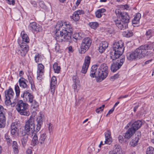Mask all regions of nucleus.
<instances>
[{
  "instance_id": "obj_1",
  "label": "nucleus",
  "mask_w": 154,
  "mask_h": 154,
  "mask_svg": "<svg viewBox=\"0 0 154 154\" xmlns=\"http://www.w3.org/2000/svg\"><path fill=\"white\" fill-rule=\"evenodd\" d=\"M58 24V31H60L58 35V42H68L70 43L72 42V35L73 29L71 25L67 24L66 23H63L60 21Z\"/></svg>"
},
{
  "instance_id": "obj_2",
  "label": "nucleus",
  "mask_w": 154,
  "mask_h": 154,
  "mask_svg": "<svg viewBox=\"0 0 154 154\" xmlns=\"http://www.w3.org/2000/svg\"><path fill=\"white\" fill-rule=\"evenodd\" d=\"M113 48L114 52H110V58L113 61L122 55L124 50V43L122 40L114 43Z\"/></svg>"
},
{
  "instance_id": "obj_3",
  "label": "nucleus",
  "mask_w": 154,
  "mask_h": 154,
  "mask_svg": "<svg viewBox=\"0 0 154 154\" xmlns=\"http://www.w3.org/2000/svg\"><path fill=\"white\" fill-rule=\"evenodd\" d=\"M29 106L27 103L20 100L17 102L16 107L17 110L21 115L28 116L30 114Z\"/></svg>"
},
{
  "instance_id": "obj_4",
  "label": "nucleus",
  "mask_w": 154,
  "mask_h": 154,
  "mask_svg": "<svg viewBox=\"0 0 154 154\" xmlns=\"http://www.w3.org/2000/svg\"><path fill=\"white\" fill-rule=\"evenodd\" d=\"M24 133L31 135L35 132V129L34 118L31 116L26 122L25 125Z\"/></svg>"
},
{
  "instance_id": "obj_5",
  "label": "nucleus",
  "mask_w": 154,
  "mask_h": 154,
  "mask_svg": "<svg viewBox=\"0 0 154 154\" xmlns=\"http://www.w3.org/2000/svg\"><path fill=\"white\" fill-rule=\"evenodd\" d=\"M127 57L129 60L133 61L139 59L144 56L139 47L133 52L127 53Z\"/></svg>"
},
{
  "instance_id": "obj_6",
  "label": "nucleus",
  "mask_w": 154,
  "mask_h": 154,
  "mask_svg": "<svg viewBox=\"0 0 154 154\" xmlns=\"http://www.w3.org/2000/svg\"><path fill=\"white\" fill-rule=\"evenodd\" d=\"M92 42V39L87 37L84 38L82 41L79 51L80 54H84L87 51L91 46Z\"/></svg>"
},
{
  "instance_id": "obj_7",
  "label": "nucleus",
  "mask_w": 154,
  "mask_h": 154,
  "mask_svg": "<svg viewBox=\"0 0 154 154\" xmlns=\"http://www.w3.org/2000/svg\"><path fill=\"white\" fill-rule=\"evenodd\" d=\"M115 13L119 20L127 23L129 22L130 18L127 13L122 12L120 9H116Z\"/></svg>"
},
{
  "instance_id": "obj_8",
  "label": "nucleus",
  "mask_w": 154,
  "mask_h": 154,
  "mask_svg": "<svg viewBox=\"0 0 154 154\" xmlns=\"http://www.w3.org/2000/svg\"><path fill=\"white\" fill-rule=\"evenodd\" d=\"M125 59V57L123 56L120 58L116 59V62H114L111 65L110 69L111 71L114 72L119 69L124 62Z\"/></svg>"
},
{
  "instance_id": "obj_9",
  "label": "nucleus",
  "mask_w": 154,
  "mask_h": 154,
  "mask_svg": "<svg viewBox=\"0 0 154 154\" xmlns=\"http://www.w3.org/2000/svg\"><path fill=\"white\" fill-rule=\"evenodd\" d=\"M5 103L9 104L11 103V100L13 99V97L14 95V93L13 90L11 88L6 90L5 92Z\"/></svg>"
},
{
  "instance_id": "obj_10",
  "label": "nucleus",
  "mask_w": 154,
  "mask_h": 154,
  "mask_svg": "<svg viewBox=\"0 0 154 154\" xmlns=\"http://www.w3.org/2000/svg\"><path fill=\"white\" fill-rule=\"evenodd\" d=\"M144 57L147 55L148 54V50H152L154 49V42L149 44H146L144 45H142L139 47Z\"/></svg>"
},
{
  "instance_id": "obj_11",
  "label": "nucleus",
  "mask_w": 154,
  "mask_h": 154,
  "mask_svg": "<svg viewBox=\"0 0 154 154\" xmlns=\"http://www.w3.org/2000/svg\"><path fill=\"white\" fill-rule=\"evenodd\" d=\"M21 97L23 98L24 100L30 103H32L34 100V97L33 94L28 91H25L21 95Z\"/></svg>"
},
{
  "instance_id": "obj_12",
  "label": "nucleus",
  "mask_w": 154,
  "mask_h": 154,
  "mask_svg": "<svg viewBox=\"0 0 154 154\" xmlns=\"http://www.w3.org/2000/svg\"><path fill=\"white\" fill-rule=\"evenodd\" d=\"M19 124L17 122L12 123L11 125L10 131L12 135L17 134L19 131Z\"/></svg>"
},
{
  "instance_id": "obj_13",
  "label": "nucleus",
  "mask_w": 154,
  "mask_h": 154,
  "mask_svg": "<svg viewBox=\"0 0 154 154\" xmlns=\"http://www.w3.org/2000/svg\"><path fill=\"white\" fill-rule=\"evenodd\" d=\"M108 72L98 71L97 72V78L96 79L97 82H100L106 79L108 75Z\"/></svg>"
},
{
  "instance_id": "obj_14",
  "label": "nucleus",
  "mask_w": 154,
  "mask_h": 154,
  "mask_svg": "<svg viewBox=\"0 0 154 154\" xmlns=\"http://www.w3.org/2000/svg\"><path fill=\"white\" fill-rule=\"evenodd\" d=\"M116 26L120 29L124 30L128 27V24L125 22H123L119 19L114 20Z\"/></svg>"
},
{
  "instance_id": "obj_15",
  "label": "nucleus",
  "mask_w": 154,
  "mask_h": 154,
  "mask_svg": "<svg viewBox=\"0 0 154 154\" xmlns=\"http://www.w3.org/2000/svg\"><path fill=\"white\" fill-rule=\"evenodd\" d=\"M44 118L42 115L38 116L36 119L37 124L36 125V128L35 129V132L37 133L40 130L42 125Z\"/></svg>"
},
{
  "instance_id": "obj_16",
  "label": "nucleus",
  "mask_w": 154,
  "mask_h": 154,
  "mask_svg": "<svg viewBox=\"0 0 154 154\" xmlns=\"http://www.w3.org/2000/svg\"><path fill=\"white\" fill-rule=\"evenodd\" d=\"M29 28L33 32H40L42 30V27L39 25L37 26L35 22L31 23L29 25Z\"/></svg>"
},
{
  "instance_id": "obj_17",
  "label": "nucleus",
  "mask_w": 154,
  "mask_h": 154,
  "mask_svg": "<svg viewBox=\"0 0 154 154\" xmlns=\"http://www.w3.org/2000/svg\"><path fill=\"white\" fill-rule=\"evenodd\" d=\"M142 124V123L141 121L137 120L134 122L130 128L135 132L137 130L140 128Z\"/></svg>"
},
{
  "instance_id": "obj_18",
  "label": "nucleus",
  "mask_w": 154,
  "mask_h": 154,
  "mask_svg": "<svg viewBox=\"0 0 154 154\" xmlns=\"http://www.w3.org/2000/svg\"><path fill=\"white\" fill-rule=\"evenodd\" d=\"M105 141L104 142L105 144H110L112 142V139L111 137V132L109 130H107L105 133Z\"/></svg>"
},
{
  "instance_id": "obj_19",
  "label": "nucleus",
  "mask_w": 154,
  "mask_h": 154,
  "mask_svg": "<svg viewBox=\"0 0 154 154\" xmlns=\"http://www.w3.org/2000/svg\"><path fill=\"white\" fill-rule=\"evenodd\" d=\"M109 154H124L119 146L116 145L114 147L113 150L110 151Z\"/></svg>"
},
{
  "instance_id": "obj_20",
  "label": "nucleus",
  "mask_w": 154,
  "mask_h": 154,
  "mask_svg": "<svg viewBox=\"0 0 154 154\" xmlns=\"http://www.w3.org/2000/svg\"><path fill=\"white\" fill-rule=\"evenodd\" d=\"M57 83V80L56 77L53 76H52L51 83V92L52 94H53L54 92L55 86Z\"/></svg>"
},
{
  "instance_id": "obj_21",
  "label": "nucleus",
  "mask_w": 154,
  "mask_h": 154,
  "mask_svg": "<svg viewBox=\"0 0 154 154\" xmlns=\"http://www.w3.org/2000/svg\"><path fill=\"white\" fill-rule=\"evenodd\" d=\"M108 43L105 41L102 42L100 45L98 50L100 52L102 53L104 52L106 49L107 48Z\"/></svg>"
},
{
  "instance_id": "obj_22",
  "label": "nucleus",
  "mask_w": 154,
  "mask_h": 154,
  "mask_svg": "<svg viewBox=\"0 0 154 154\" xmlns=\"http://www.w3.org/2000/svg\"><path fill=\"white\" fill-rule=\"evenodd\" d=\"M27 82V81L23 77H21L19 80L20 86L23 88H29V86L26 84Z\"/></svg>"
},
{
  "instance_id": "obj_23",
  "label": "nucleus",
  "mask_w": 154,
  "mask_h": 154,
  "mask_svg": "<svg viewBox=\"0 0 154 154\" xmlns=\"http://www.w3.org/2000/svg\"><path fill=\"white\" fill-rule=\"evenodd\" d=\"M32 134L33 136L32 141V145L33 146H35L37 145H40V143H39V140L38 139V137L36 134L33 133Z\"/></svg>"
},
{
  "instance_id": "obj_24",
  "label": "nucleus",
  "mask_w": 154,
  "mask_h": 154,
  "mask_svg": "<svg viewBox=\"0 0 154 154\" xmlns=\"http://www.w3.org/2000/svg\"><path fill=\"white\" fill-rule=\"evenodd\" d=\"M135 133L133 130L130 128L126 132L124 136L125 138L127 139H129Z\"/></svg>"
},
{
  "instance_id": "obj_25",
  "label": "nucleus",
  "mask_w": 154,
  "mask_h": 154,
  "mask_svg": "<svg viewBox=\"0 0 154 154\" xmlns=\"http://www.w3.org/2000/svg\"><path fill=\"white\" fill-rule=\"evenodd\" d=\"M29 135V134L25 133L21 139V143L23 146H25L26 144Z\"/></svg>"
},
{
  "instance_id": "obj_26",
  "label": "nucleus",
  "mask_w": 154,
  "mask_h": 154,
  "mask_svg": "<svg viewBox=\"0 0 154 154\" xmlns=\"http://www.w3.org/2000/svg\"><path fill=\"white\" fill-rule=\"evenodd\" d=\"M46 137L47 135L45 133H44L41 134L39 138V143H40V145L45 144Z\"/></svg>"
},
{
  "instance_id": "obj_27",
  "label": "nucleus",
  "mask_w": 154,
  "mask_h": 154,
  "mask_svg": "<svg viewBox=\"0 0 154 154\" xmlns=\"http://www.w3.org/2000/svg\"><path fill=\"white\" fill-rule=\"evenodd\" d=\"M73 40L75 42L78 40H80L82 38V34L81 33H75L73 35Z\"/></svg>"
},
{
  "instance_id": "obj_28",
  "label": "nucleus",
  "mask_w": 154,
  "mask_h": 154,
  "mask_svg": "<svg viewBox=\"0 0 154 154\" xmlns=\"http://www.w3.org/2000/svg\"><path fill=\"white\" fill-rule=\"evenodd\" d=\"M44 66L42 63H38L37 66V73L39 74H43L44 72Z\"/></svg>"
},
{
  "instance_id": "obj_29",
  "label": "nucleus",
  "mask_w": 154,
  "mask_h": 154,
  "mask_svg": "<svg viewBox=\"0 0 154 154\" xmlns=\"http://www.w3.org/2000/svg\"><path fill=\"white\" fill-rule=\"evenodd\" d=\"M98 71L108 72V67L107 64L105 63L102 64L98 68Z\"/></svg>"
},
{
  "instance_id": "obj_30",
  "label": "nucleus",
  "mask_w": 154,
  "mask_h": 154,
  "mask_svg": "<svg viewBox=\"0 0 154 154\" xmlns=\"http://www.w3.org/2000/svg\"><path fill=\"white\" fill-rule=\"evenodd\" d=\"M19 48L22 50L24 52V53L26 54L29 50V47L28 45L26 44H23L20 45Z\"/></svg>"
},
{
  "instance_id": "obj_31",
  "label": "nucleus",
  "mask_w": 154,
  "mask_h": 154,
  "mask_svg": "<svg viewBox=\"0 0 154 154\" xmlns=\"http://www.w3.org/2000/svg\"><path fill=\"white\" fill-rule=\"evenodd\" d=\"M139 139V138L138 135H136L135 137L130 142V144L131 146H134L137 144Z\"/></svg>"
},
{
  "instance_id": "obj_32",
  "label": "nucleus",
  "mask_w": 154,
  "mask_h": 154,
  "mask_svg": "<svg viewBox=\"0 0 154 154\" xmlns=\"http://www.w3.org/2000/svg\"><path fill=\"white\" fill-rule=\"evenodd\" d=\"M21 35L23 42L28 43L29 42V39L26 34H24V32H22Z\"/></svg>"
},
{
  "instance_id": "obj_33",
  "label": "nucleus",
  "mask_w": 154,
  "mask_h": 154,
  "mask_svg": "<svg viewBox=\"0 0 154 154\" xmlns=\"http://www.w3.org/2000/svg\"><path fill=\"white\" fill-rule=\"evenodd\" d=\"M5 116H2L0 117V128H3L5 126Z\"/></svg>"
},
{
  "instance_id": "obj_34",
  "label": "nucleus",
  "mask_w": 154,
  "mask_h": 154,
  "mask_svg": "<svg viewBox=\"0 0 154 154\" xmlns=\"http://www.w3.org/2000/svg\"><path fill=\"white\" fill-rule=\"evenodd\" d=\"M12 147L14 153L17 154L19 152V150L18 145L16 141H13V142Z\"/></svg>"
},
{
  "instance_id": "obj_35",
  "label": "nucleus",
  "mask_w": 154,
  "mask_h": 154,
  "mask_svg": "<svg viewBox=\"0 0 154 154\" xmlns=\"http://www.w3.org/2000/svg\"><path fill=\"white\" fill-rule=\"evenodd\" d=\"M5 139L8 145L9 146H10L12 143V140L10 136H9L8 134H5Z\"/></svg>"
},
{
  "instance_id": "obj_36",
  "label": "nucleus",
  "mask_w": 154,
  "mask_h": 154,
  "mask_svg": "<svg viewBox=\"0 0 154 154\" xmlns=\"http://www.w3.org/2000/svg\"><path fill=\"white\" fill-rule=\"evenodd\" d=\"M123 34L124 36L126 37H130L133 35V33L131 31H126L124 32Z\"/></svg>"
},
{
  "instance_id": "obj_37",
  "label": "nucleus",
  "mask_w": 154,
  "mask_h": 154,
  "mask_svg": "<svg viewBox=\"0 0 154 154\" xmlns=\"http://www.w3.org/2000/svg\"><path fill=\"white\" fill-rule=\"evenodd\" d=\"M71 18L72 19L75 21H77L79 19V16L76 12H74L72 16H71Z\"/></svg>"
},
{
  "instance_id": "obj_38",
  "label": "nucleus",
  "mask_w": 154,
  "mask_h": 154,
  "mask_svg": "<svg viewBox=\"0 0 154 154\" xmlns=\"http://www.w3.org/2000/svg\"><path fill=\"white\" fill-rule=\"evenodd\" d=\"M153 33V32L152 30L150 29L146 31V35L147 38L148 39L151 38Z\"/></svg>"
},
{
  "instance_id": "obj_39",
  "label": "nucleus",
  "mask_w": 154,
  "mask_h": 154,
  "mask_svg": "<svg viewBox=\"0 0 154 154\" xmlns=\"http://www.w3.org/2000/svg\"><path fill=\"white\" fill-rule=\"evenodd\" d=\"M31 106L35 110H36L38 107V103L35 100L32 102Z\"/></svg>"
},
{
  "instance_id": "obj_40",
  "label": "nucleus",
  "mask_w": 154,
  "mask_h": 154,
  "mask_svg": "<svg viewBox=\"0 0 154 154\" xmlns=\"http://www.w3.org/2000/svg\"><path fill=\"white\" fill-rule=\"evenodd\" d=\"M88 67L89 66L83 64L82 67L81 72L83 74H85L87 71Z\"/></svg>"
},
{
  "instance_id": "obj_41",
  "label": "nucleus",
  "mask_w": 154,
  "mask_h": 154,
  "mask_svg": "<svg viewBox=\"0 0 154 154\" xmlns=\"http://www.w3.org/2000/svg\"><path fill=\"white\" fill-rule=\"evenodd\" d=\"M34 58L35 61L37 63L42 61L41 55L38 54H37L35 55Z\"/></svg>"
},
{
  "instance_id": "obj_42",
  "label": "nucleus",
  "mask_w": 154,
  "mask_h": 154,
  "mask_svg": "<svg viewBox=\"0 0 154 154\" xmlns=\"http://www.w3.org/2000/svg\"><path fill=\"white\" fill-rule=\"evenodd\" d=\"M146 154H154V148L151 146H149L147 149Z\"/></svg>"
},
{
  "instance_id": "obj_43",
  "label": "nucleus",
  "mask_w": 154,
  "mask_h": 154,
  "mask_svg": "<svg viewBox=\"0 0 154 154\" xmlns=\"http://www.w3.org/2000/svg\"><path fill=\"white\" fill-rule=\"evenodd\" d=\"M89 25L92 28L95 29L99 26L98 23L96 22L90 23Z\"/></svg>"
},
{
  "instance_id": "obj_44",
  "label": "nucleus",
  "mask_w": 154,
  "mask_h": 154,
  "mask_svg": "<svg viewBox=\"0 0 154 154\" xmlns=\"http://www.w3.org/2000/svg\"><path fill=\"white\" fill-rule=\"evenodd\" d=\"M16 52L18 54L20 55L22 57L25 56L26 55L25 53H24V52L19 48L16 49Z\"/></svg>"
},
{
  "instance_id": "obj_45",
  "label": "nucleus",
  "mask_w": 154,
  "mask_h": 154,
  "mask_svg": "<svg viewBox=\"0 0 154 154\" xmlns=\"http://www.w3.org/2000/svg\"><path fill=\"white\" fill-rule=\"evenodd\" d=\"M15 90L17 97H19L20 95V91L19 87L17 85H16L15 86Z\"/></svg>"
},
{
  "instance_id": "obj_46",
  "label": "nucleus",
  "mask_w": 154,
  "mask_h": 154,
  "mask_svg": "<svg viewBox=\"0 0 154 154\" xmlns=\"http://www.w3.org/2000/svg\"><path fill=\"white\" fill-rule=\"evenodd\" d=\"M90 59L91 58L88 56L85 57L84 64L88 65L89 66L90 63Z\"/></svg>"
},
{
  "instance_id": "obj_47",
  "label": "nucleus",
  "mask_w": 154,
  "mask_h": 154,
  "mask_svg": "<svg viewBox=\"0 0 154 154\" xmlns=\"http://www.w3.org/2000/svg\"><path fill=\"white\" fill-rule=\"evenodd\" d=\"M73 81L74 83H79V80L77 75H74L72 77Z\"/></svg>"
},
{
  "instance_id": "obj_48",
  "label": "nucleus",
  "mask_w": 154,
  "mask_h": 154,
  "mask_svg": "<svg viewBox=\"0 0 154 154\" xmlns=\"http://www.w3.org/2000/svg\"><path fill=\"white\" fill-rule=\"evenodd\" d=\"M53 69L55 73H58V63L57 62L54 63L53 65Z\"/></svg>"
},
{
  "instance_id": "obj_49",
  "label": "nucleus",
  "mask_w": 154,
  "mask_h": 154,
  "mask_svg": "<svg viewBox=\"0 0 154 154\" xmlns=\"http://www.w3.org/2000/svg\"><path fill=\"white\" fill-rule=\"evenodd\" d=\"M99 66V65L98 64L93 65L91 68V71H94V72H97V67Z\"/></svg>"
},
{
  "instance_id": "obj_50",
  "label": "nucleus",
  "mask_w": 154,
  "mask_h": 154,
  "mask_svg": "<svg viewBox=\"0 0 154 154\" xmlns=\"http://www.w3.org/2000/svg\"><path fill=\"white\" fill-rule=\"evenodd\" d=\"M90 76L92 78H94L95 77V78H97V72H94V71H91L90 72Z\"/></svg>"
},
{
  "instance_id": "obj_51",
  "label": "nucleus",
  "mask_w": 154,
  "mask_h": 154,
  "mask_svg": "<svg viewBox=\"0 0 154 154\" xmlns=\"http://www.w3.org/2000/svg\"><path fill=\"white\" fill-rule=\"evenodd\" d=\"M120 8L122 10H128L129 7L127 4L125 5H121L120 6Z\"/></svg>"
},
{
  "instance_id": "obj_52",
  "label": "nucleus",
  "mask_w": 154,
  "mask_h": 154,
  "mask_svg": "<svg viewBox=\"0 0 154 154\" xmlns=\"http://www.w3.org/2000/svg\"><path fill=\"white\" fill-rule=\"evenodd\" d=\"M141 17V14L139 13H138L136 14L134 19L139 21Z\"/></svg>"
},
{
  "instance_id": "obj_53",
  "label": "nucleus",
  "mask_w": 154,
  "mask_h": 154,
  "mask_svg": "<svg viewBox=\"0 0 154 154\" xmlns=\"http://www.w3.org/2000/svg\"><path fill=\"white\" fill-rule=\"evenodd\" d=\"M4 111V109L3 106L0 105V117L2 116H5Z\"/></svg>"
},
{
  "instance_id": "obj_54",
  "label": "nucleus",
  "mask_w": 154,
  "mask_h": 154,
  "mask_svg": "<svg viewBox=\"0 0 154 154\" xmlns=\"http://www.w3.org/2000/svg\"><path fill=\"white\" fill-rule=\"evenodd\" d=\"M79 83H74L72 85V87L75 91H76L78 92L79 89H77L78 85H79Z\"/></svg>"
},
{
  "instance_id": "obj_55",
  "label": "nucleus",
  "mask_w": 154,
  "mask_h": 154,
  "mask_svg": "<svg viewBox=\"0 0 154 154\" xmlns=\"http://www.w3.org/2000/svg\"><path fill=\"white\" fill-rule=\"evenodd\" d=\"M119 76V74H116L114 75L113 76H112L110 78V80L111 81H113L114 79L118 78Z\"/></svg>"
},
{
  "instance_id": "obj_56",
  "label": "nucleus",
  "mask_w": 154,
  "mask_h": 154,
  "mask_svg": "<svg viewBox=\"0 0 154 154\" xmlns=\"http://www.w3.org/2000/svg\"><path fill=\"white\" fill-rule=\"evenodd\" d=\"M37 79L38 80L39 82H40L42 79V76L43 74H39L38 73H37Z\"/></svg>"
},
{
  "instance_id": "obj_57",
  "label": "nucleus",
  "mask_w": 154,
  "mask_h": 154,
  "mask_svg": "<svg viewBox=\"0 0 154 154\" xmlns=\"http://www.w3.org/2000/svg\"><path fill=\"white\" fill-rule=\"evenodd\" d=\"M75 12H76L77 13V14H78V15L79 16V15L83 14H85V12L84 11L82 10H78Z\"/></svg>"
},
{
  "instance_id": "obj_58",
  "label": "nucleus",
  "mask_w": 154,
  "mask_h": 154,
  "mask_svg": "<svg viewBox=\"0 0 154 154\" xmlns=\"http://www.w3.org/2000/svg\"><path fill=\"white\" fill-rule=\"evenodd\" d=\"M95 14L96 17L99 18L101 17L102 15V14L99 12L97 11L95 12Z\"/></svg>"
},
{
  "instance_id": "obj_59",
  "label": "nucleus",
  "mask_w": 154,
  "mask_h": 154,
  "mask_svg": "<svg viewBox=\"0 0 154 154\" xmlns=\"http://www.w3.org/2000/svg\"><path fill=\"white\" fill-rule=\"evenodd\" d=\"M119 140V142L122 143L123 141V138L122 136L119 135L118 137Z\"/></svg>"
},
{
  "instance_id": "obj_60",
  "label": "nucleus",
  "mask_w": 154,
  "mask_h": 154,
  "mask_svg": "<svg viewBox=\"0 0 154 154\" xmlns=\"http://www.w3.org/2000/svg\"><path fill=\"white\" fill-rule=\"evenodd\" d=\"M28 79L29 82L30 84L32 86L33 84V82L32 79V78L30 76V77H28Z\"/></svg>"
},
{
  "instance_id": "obj_61",
  "label": "nucleus",
  "mask_w": 154,
  "mask_h": 154,
  "mask_svg": "<svg viewBox=\"0 0 154 154\" xmlns=\"http://www.w3.org/2000/svg\"><path fill=\"white\" fill-rule=\"evenodd\" d=\"M97 11L99 12L101 14L102 13L105 12L106 11V9L104 8L99 9Z\"/></svg>"
},
{
  "instance_id": "obj_62",
  "label": "nucleus",
  "mask_w": 154,
  "mask_h": 154,
  "mask_svg": "<svg viewBox=\"0 0 154 154\" xmlns=\"http://www.w3.org/2000/svg\"><path fill=\"white\" fill-rule=\"evenodd\" d=\"M8 3L10 5H14L15 4L14 1V0H8Z\"/></svg>"
},
{
  "instance_id": "obj_63",
  "label": "nucleus",
  "mask_w": 154,
  "mask_h": 154,
  "mask_svg": "<svg viewBox=\"0 0 154 154\" xmlns=\"http://www.w3.org/2000/svg\"><path fill=\"white\" fill-rule=\"evenodd\" d=\"M103 110V109H102L101 107H100L99 108H97L96 110V111L97 113H99L100 111H102Z\"/></svg>"
},
{
  "instance_id": "obj_64",
  "label": "nucleus",
  "mask_w": 154,
  "mask_h": 154,
  "mask_svg": "<svg viewBox=\"0 0 154 154\" xmlns=\"http://www.w3.org/2000/svg\"><path fill=\"white\" fill-rule=\"evenodd\" d=\"M26 153L27 154H32V150L29 149L26 150Z\"/></svg>"
}]
</instances>
